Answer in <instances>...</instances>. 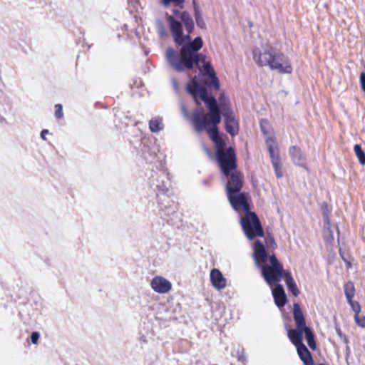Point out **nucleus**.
I'll use <instances>...</instances> for the list:
<instances>
[{"mask_svg": "<svg viewBox=\"0 0 365 365\" xmlns=\"http://www.w3.org/2000/svg\"><path fill=\"white\" fill-rule=\"evenodd\" d=\"M277 307L282 308L288 302L287 298H274Z\"/></svg>", "mask_w": 365, "mask_h": 365, "instance_id": "c9c22d12", "label": "nucleus"}, {"mask_svg": "<svg viewBox=\"0 0 365 365\" xmlns=\"http://www.w3.org/2000/svg\"><path fill=\"white\" fill-rule=\"evenodd\" d=\"M151 287L158 293L165 294L168 293L172 288V284L165 278L156 276L150 283Z\"/></svg>", "mask_w": 365, "mask_h": 365, "instance_id": "2eb2a0df", "label": "nucleus"}, {"mask_svg": "<svg viewBox=\"0 0 365 365\" xmlns=\"http://www.w3.org/2000/svg\"><path fill=\"white\" fill-rule=\"evenodd\" d=\"M216 158L224 175L236 169V155L232 147L225 148V145L217 148Z\"/></svg>", "mask_w": 365, "mask_h": 365, "instance_id": "39448f33", "label": "nucleus"}, {"mask_svg": "<svg viewBox=\"0 0 365 365\" xmlns=\"http://www.w3.org/2000/svg\"><path fill=\"white\" fill-rule=\"evenodd\" d=\"M63 116V107L61 104H56L55 106V117L57 119H61Z\"/></svg>", "mask_w": 365, "mask_h": 365, "instance_id": "f704fd0d", "label": "nucleus"}, {"mask_svg": "<svg viewBox=\"0 0 365 365\" xmlns=\"http://www.w3.org/2000/svg\"><path fill=\"white\" fill-rule=\"evenodd\" d=\"M140 341H143V343H147V340L145 336H142Z\"/></svg>", "mask_w": 365, "mask_h": 365, "instance_id": "8fccbe9b", "label": "nucleus"}, {"mask_svg": "<svg viewBox=\"0 0 365 365\" xmlns=\"http://www.w3.org/2000/svg\"><path fill=\"white\" fill-rule=\"evenodd\" d=\"M272 297H286L284 288L278 283L271 287Z\"/></svg>", "mask_w": 365, "mask_h": 365, "instance_id": "a878e982", "label": "nucleus"}, {"mask_svg": "<svg viewBox=\"0 0 365 365\" xmlns=\"http://www.w3.org/2000/svg\"><path fill=\"white\" fill-rule=\"evenodd\" d=\"M264 123H267V121H266V120H261V122H260V125H261L262 130V132H263L264 133H267V132H266V130H266V128H264Z\"/></svg>", "mask_w": 365, "mask_h": 365, "instance_id": "37998d69", "label": "nucleus"}, {"mask_svg": "<svg viewBox=\"0 0 365 365\" xmlns=\"http://www.w3.org/2000/svg\"><path fill=\"white\" fill-rule=\"evenodd\" d=\"M253 58L259 66H269L280 73L289 74L292 67L289 58L284 53L275 51L272 47L267 46L261 51L255 48L253 51Z\"/></svg>", "mask_w": 365, "mask_h": 365, "instance_id": "f03ea898", "label": "nucleus"}, {"mask_svg": "<svg viewBox=\"0 0 365 365\" xmlns=\"http://www.w3.org/2000/svg\"><path fill=\"white\" fill-rule=\"evenodd\" d=\"M149 129L152 133H159L164 129L163 118L154 116L149 120Z\"/></svg>", "mask_w": 365, "mask_h": 365, "instance_id": "6ab92c4d", "label": "nucleus"}, {"mask_svg": "<svg viewBox=\"0 0 365 365\" xmlns=\"http://www.w3.org/2000/svg\"><path fill=\"white\" fill-rule=\"evenodd\" d=\"M202 45L201 37H196L192 41L183 45L180 51L168 47L165 53V58L168 64L177 72L191 70L194 66L200 69V63H202L205 73L210 78L214 88L218 90L220 83L214 68L210 62L206 61V56L198 52Z\"/></svg>", "mask_w": 365, "mask_h": 365, "instance_id": "f257e3e1", "label": "nucleus"}, {"mask_svg": "<svg viewBox=\"0 0 365 365\" xmlns=\"http://www.w3.org/2000/svg\"><path fill=\"white\" fill-rule=\"evenodd\" d=\"M195 18L196 24L200 29H205L206 24L199 9L195 8Z\"/></svg>", "mask_w": 365, "mask_h": 365, "instance_id": "cd10ccee", "label": "nucleus"}, {"mask_svg": "<svg viewBox=\"0 0 365 365\" xmlns=\"http://www.w3.org/2000/svg\"><path fill=\"white\" fill-rule=\"evenodd\" d=\"M324 231L325 232H327L330 237L331 239L334 238L333 237V232L331 229V223H330V220L328 217V215L327 214H324Z\"/></svg>", "mask_w": 365, "mask_h": 365, "instance_id": "c756f323", "label": "nucleus"}, {"mask_svg": "<svg viewBox=\"0 0 365 365\" xmlns=\"http://www.w3.org/2000/svg\"><path fill=\"white\" fill-rule=\"evenodd\" d=\"M354 150L360 164L365 165V153L362 150L361 146L358 144L355 145Z\"/></svg>", "mask_w": 365, "mask_h": 365, "instance_id": "b1692460", "label": "nucleus"}, {"mask_svg": "<svg viewBox=\"0 0 365 365\" xmlns=\"http://www.w3.org/2000/svg\"><path fill=\"white\" fill-rule=\"evenodd\" d=\"M293 317L295 322L296 328L288 330L287 336L289 340L292 341L294 335L297 333L301 336L302 342H303V334H304L305 339L309 348L312 350H315L317 349V344L315 341L314 331L310 327L306 325L304 314L299 304L297 303H294L293 305Z\"/></svg>", "mask_w": 365, "mask_h": 365, "instance_id": "20e7f679", "label": "nucleus"}, {"mask_svg": "<svg viewBox=\"0 0 365 365\" xmlns=\"http://www.w3.org/2000/svg\"><path fill=\"white\" fill-rule=\"evenodd\" d=\"M197 96H199L201 100L206 103L207 107L209 109L208 113H205L202 110H196L193 112L192 123L195 130L200 133L205 129L206 125L208 123V115H212V120L215 122H220L221 116L220 115L219 106L216 99L212 96H210L205 88H202L200 90V93Z\"/></svg>", "mask_w": 365, "mask_h": 365, "instance_id": "7ed1b4c3", "label": "nucleus"}, {"mask_svg": "<svg viewBox=\"0 0 365 365\" xmlns=\"http://www.w3.org/2000/svg\"><path fill=\"white\" fill-rule=\"evenodd\" d=\"M171 83H172V86H173V88L174 91L176 93H178L179 92V86H178V83L177 79L175 78H173L171 79Z\"/></svg>", "mask_w": 365, "mask_h": 365, "instance_id": "58836bf2", "label": "nucleus"}, {"mask_svg": "<svg viewBox=\"0 0 365 365\" xmlns=\"http://www.w3.org/2000/svg\"><path fill=\"white\" fill-rule=\"evenodd\" d=\"M354 321L356 322V324L362 327V328H365V317L363 316V315H360L359 314H354Z\"/></svg>", "mask_w": 365, "mask_h": 365, "instance_id": "2f4dec72", "label": "nucleus"}, {"mask_svg": "<svg viewBox=\"0 0 365 365\" xmlns=\"http://www.w3.org/2000/svg\"><path fill=\"white\" fill-rule=\"evenodd\" d=\"M340 255H341V257H342L343 260H344V262H346L347 259L345 258V257H344V255H342V253H341V252H340Z\"/></svg>", "mask_w": 365, "mask_h": 365, "instance_id": "603ef678", "label": "nucleus"}, {"mask_svg": "<svg viewBox=\"0 0 365 365\" xmlns=\"http://www.w3.org/2000/svg\"><path fill=\"white\" fill-rule=\"evenodd\" d=\"M49 133L48 130L47 129H43L41 130V138L43 140H46V135L48 134Z\"/></svg>", "mask_w": 365, "mask_h": 365, "instance_id": "79ce46f5", "label": "nucleus"}, {"mask_svg": "<svg viewBox=\"0 0 365 365\" xmlns=\"http://www.w3.org/2000/svg\"><path fill=\"white\" fill-rule=\"evenodd\" d=\"M269 264L261 266V272L264 279L270 286L278 283L283 277V267L274 255L269 257Z\"/></svg>", "mask_w": 365, "mask_h": 365, "instance_id": "423d86ee", "label": "nucleus"}, {"mask_svg": "<svg viewBox=\"0 0 365 365\" xmlns=\"http://www.w3.org/2000/svg\"><path fill=\"white\" fill-rule=\"evenodd\" d=\"M360 82L361 86V89L365 91V73H361L360 75Z\"/></svg>", "mask_w": 365, "mask_h": 365, "instance_id": "ea45409f", "label": "nucleus"}, {"mask_svg": "<svg viewBox=\"0 0 365 365\" xmlns=\"http://www.w3.org/2000/svg\"><path fill=\"white\" fill-rule=\"evenodd\" d=\"M222 116L224 118L226 131L232 136L237 135L239 133V123L233 111L225 113Z\"/></svg>", "mask_w": 365, "mask_h": 365, "instance_id": "4468645a", "label": "nucleus"}, {"mask_svg": "<svg viewBox=\"0 0 365 365\" xmlns=\"http://www.w3.org/2000/svg\"><path fill=\"white\" fill-rule=\"evenodd\" d=\"M181 110H182V113L183 115L186 118H188L190 117L189 113H188V112L187 110V108H186L185 106L183 105V104L181 105Z\"/></svg>", "mask_w": 365, "mask_h": 365, "instance_id": "a19ab883", "label": "nucleus"}, {"mask_svg": "<svg viewBox=\"0 0 365 365\" xmlns=\"http://www.w3.org/2000/svg\"><path fill=\"white\" fill-rule=\"evenodd\" d=\"M345 263L346 264L347 268H349L351 267V263L348 260H346Z\"/></svg>", "mask_w": 365, "mask_h": 365, "instance_id": "3c124183", "label": "nucleus"}, {"mask_svg": "<svg viewBox=\"0 0 365 365\" xmlns=\"http://www.w3.org/2000/svg\"><path fill=\"white\" fill-rule=\"evenodd\" d=\"M207 122H208V123L206 125L205 128H206L207 126L209 125L210 124L212 125V128L210 129H209L207 131H208L210 138L215 143L216 148L220 146L225 145V143L219 136L218 129L217 127V125L220 122L214 121L212 118V115H208Z\"/></svg>", "mask_w": 365, "mask_h": 365, "instance_id": "dca6fc26", "label": "nucleus"}, {"mask_svg": "<svg viewBox=\"0 0 365 365\" xmlns=\"http://www.w3.org/2000/svg\"><path fill=\"white\" fill-rule=\"evenodd\" d=\"M354 286L351 282H349L344 285V293L345 297H354Z\"/></svg>", "mask_w": 365, "mask_h": 365, "instance_id": "7c9ffc66", "label": "nucleus"}, {"mask_svg": "<svg viewBox=\"0 0 365 365\" xmlns=\"http://www.w3.org/2000/svg\"><path fill=\"white\" fill-rule=\"evenodd\" d=\"M347 302L350 305L351 309L354 312V314H360L361 305L359 302L354 299V298H346Z\"/></svg>", "mask_w": 365, "mask_h": 365, "instance_id": "bb28decb", "label": "nucleus"}, {"mask_svg": "<svg viewBox=\"0 0 365 365\" xmlns=\"http://www.w3.org/2000/svg\"><path fill=\"white\" fill-rule=\"evenodd\" d=\"M336 331L337 334H338L341 338H342V337H343V336H344V335L342 334V332H341V329H340L339 328H336Z\"/></svg>", "mask_w": 365, "mask_h": 365, "instance_id": "a18cd8bd", "label": "nucleus"}, {"mask_svg": "<svg viewBox=\"0 0 365 365\" xmlns=\"http://www.w3.org/2000/svg\"><path fill=\"white\" fill-rule=\"evenodd\" d=\"M210 277L212 286L216 289H220L225 287L226 279L219 269H212L210 272Z\"/></svg>", "mask_w": 365, "mask_h": 365, "instance_id": "f3484780", "label": "nucleus"}, {"mask_svg": "<svg viewBox=\"0 0 365 365\" xmlns=\"http://www.w3.org/2000/svg\"><path fill=\"white\" fill-rule=\"evenodd\" d=\"M238 361L242 362L244 365L246 364L247 362V358L245 354L244 349L238 350L237 351Z\"/></svg>", "mask_w": 365, "mask_h": 365, "instance_id": "e433bc0d", "label": "nucleus"}, {"mask_svg": "<svg viewBox=\"0 0 365 365\" xmlns=\"http://www.w3.org/2000/svg\"><path fill=\"white\" fill-rule=\"evenodd\" d=\"M180 20L183 22L187 34L190 35L194 29V22L192 17L187 12L183 11L180 14Z\"/></svg>", "mask_w": 365, "mask_h": 365, "instance_id": "412c9836", "label": "nucleus"}, {"mask_svg": "<svg viewBox=\"0 0 365 365\" xmlns=\"http://www.w3.org/2000/svg\"><path fill=\"white\" fill-rule=\"evenodd\" d=\"M202 87H200L199 84L193 81L192 85H187V91L195 98L200 93V90H201Z\"/></svg>", "mask_w": 365, "mask_h": 365, "instance_id": "393cba45", "label": "nucleus"}, {"mask_svg": "<svg viewBox=\"0 0 365 365\" xmlns=\"http://www.w3.org/2000/svg\"><path fill=\"white\" fill-rule=\"evenodd\" d=\"M219 103H217L220 110V115H224L225 113L232 112V110L230 106V101L225 97L223 93H221L219 98Z\"/></svg>", "mask_w": 365, "mask_h": 365, "instance_id": "aec40b11", "label": "nucleus"}, {"mask_svg": "<svg viewBox=\"0 0 365 365\" xmlns=\"http://www.w3.org/2000/svg\"><path fill=\"white\" fill-rule=\"evenodd\" d=\"M253 257L256 266L259 268H261L262 265L268 264V256L265 247L259 240L255 242Z\"/></svg>", "mask_w": 365, "mask_h": 365, "instance_id": "ddd939ff", "label": "nucleus"}, {"mask_svg": "<svg viewBox=\"0 0 365 365\" xmlns=\"http://www.w3.org/2000/svg\"><path fill=\"white\" fill-rule=\"evenodd\" d=\"M229 202L232 207L237 212H244L245 214L250 212V207L247 203V195L239 192H234L227 194Z\"/></svg>", "mask_w": 365, "mask_h": 365, "instance_id": "1a4fd4ad", "label": "nucleus"}, {"mask_svg": "<svg viewBox=\"0 0 365 365\" xmlns=\"http://www.w3.org/2000/svg\"><path fill=\"white\" fill-rule=\"evenodd\" d=\"M269 156L272 160L274 173L278 178L283 176L282 165L280 163V157L276 142L271 138H268L266 140Z\"/></svg>", "mask_w": 365, "mask_h": 365, "instance_id": "9d476101", "label": "nucleus"}, {"mask_svg": "<svg viewBox=\"0 0 365 365\" xmlns=\"http://www.w3.org/2000/svg\"><path fill=\"white\" fill-rule=\"evenodd\" d=\"M205 301L210 307L211 310L214 312H219V314H221L224 310V305L220 303V300H217L216 302L212 300V298H205Z\"/></svg>", "mask_w": 365, "mask_h": 365, "instance_id": "5701e85b", "label": "nucleus"}, {"mask_svg": "<svg viewBox=\"0 0 365 365\" xmlns=\"http://www.w3.org/2000/svg\"><path fill=\"white\" fill-rule=\"evenodd\" d=\"M350 355V348L349 346H346V358L349 357Z\"/></svg>", "mask_w": 365, "mask_h": 365, "instance_id": "49530a36", "label": "nucleus"}, {"mask_svg": "<svg viewBox=\"0 0 365 365\" xmlns=\"http://www.w3.org/2000/svg\"><path fill=\"white\" fill-rule=\"evenodd\" d=\"M240 224L245 235L249 240L262 237L264 235L259 220L255 212L245 213V216L240 217Z\"/></svg>", "mask_w": 365, "mask_h": 365, "instance_id": "0eeeda50", "label": "nucleus"}, {"mask_svg": "<svg viewBox=\"0 0 365 365\" xmlns=\"http://www.w3.org/2000/svg\"><path fill=\"white\" fill-rule=\"evenodd\" d=\"M185 0H161L162 4L167 7L170 4H173L175 6H179L180 8H183V4Z\"/></svg>", "mask_w": 365, "mask_h": 365, "instance_id": "c85d7f7f", "label": "nucleus"}, {"mask_svg": "<svg viewBox=\"0 0 365 365\" xmlns=\"http://www.w3.org/2000/svg\"><path fill=\"white\" fill-rule=\"evenodd\" d=\"M31 341L34 344H38V339L40 338V334L38 331H33L31 334Z\"/></svg>", "mask_w": 365, "mask_h": 365, "instance_id": "4c0bfd02", "label": "nucleus"}, {"mask_svg": "<svg viewBox=\"0 0 365 365\" xmlns=\"http://www.w3.org/2000/svg\"><path fill=\"white\" fill-rule=\"evenodd\" d=\"M156 27H157L158 33L161 37H163L166 35V31H165V26L162 21H160L159 20L157 21Z\"/></svg>", "mask_w": 365, "mask_h": 365, "instance_id": "473e14b6", "label": "nucleus"}, {"mask_svg": "<svg viewBox=\"0 0 365 365\" xmlns=\"http://www.w3.org/2000/svg\"><path fill=\"white\" fill-rule=\"evenodd\" d=\"M291 342L297 347V354L304 365H314V360L311 352L307 347L302 342L301 336L295 333Z\"/></svg>", "mask_w": 365, "mask_h": 365, "instance_id": "9b49d317", "label": "nucleus"}, {"mask_svg": "<svg viewBox=\"0 0 365 365\" xmlns=\"http://www.w3.org/2000/svg\"><path fill=\"white\" fill-rule=\"evenodd\" d=\"M343 339L344 341L346 343V344H348V339L346 338V336L344 335L343 336V337L341 338Z\"/></svg>", "mask_w": 365, "mask_h": 365, "instance_id": "09e8293b", "label": "nucleus"}, {"mask_svg": "<svg viewBox=\"0 0 365 365\" xmlns=\"http://www.w3.org/2000/svg\"><path fill=\"white\" fill-rule=\"evenodd\" d=\"M233 172L228 175H225L227 178V181L226 183V191L227 194L234 192H239L241 190L242 187V175L240 173L235 170H232Z\"/></svg>", "mask_w": 365, "mask_h": 365, "instance_id": "f8f14e48", "label": "nucleus"}, {"mask_svg": "<svg viewBox=\"0 0 365 365\" xmlns=\"http://www.w3.org/2000/svg\"><path fill=\"white\" fill-rule=\"evenodd\" d=\"M169 180H168L166 182L163 180L161 184H158L157 187L159 191L163 193H166L169 190Z\"/></svg>", "mask_w": 365, "mask_h": 365, "instance_id": "72a5a7b5", "label": "nucleus"}, {"mask_svg": "<svg viewBox=\"0 0 365 365\" xmlns=\"http://www.w3.org/2000/svg\"><path fill=\"white\" fill-rule=\"evenodd\" d=\"M289 155L294 163L304 167L305 158L301 149L296 146H292L289 148Z\"/></svg>", "mask_w": 365, "mask_h": 365, "instance_id": "a211bd4d", "label": "nucleus"}, {"mask_svg": "<svg viewBox=\"0 0 365 365\" xmlns=\"http://www.w3.org/2000/svg\"><path fill=\"white\" fill-rule=\"evenodd\" d=\"M285 282L288 290L292 292L294 297H297L299 294V291L293 277L289 273L285 274Z\"/></svg>", "mask_w": 365, "mask_h": 365, "instance_id": "4be33fe9", "label": "nucleus"}, {"mask_svg": "<svg viewBox=\"0 0 365 365\" xmlns=\"http://www.w3.org/2000/svg\"><path fill=\"white\" fill-rule=\"evenodd\" d=\"M167 20L170 25V29L173 36L174 41L178 46L183 45L191 42V38L187 34H182V24L180 21L176 20L173 16H168Z\"/></svg>", "mask_w": 365, "mask_h": 365, "instance_id": "6e6552de", "label": "nucleus"}, {"mask_svg": "<svg viewBox=\"0 0 365 365\" xmlns=\"http://www.w3.org/2000/svg\"><path fill=\"white\" fill-rule=\"evenodd\" d=\"M173 13L176 16H178V18L180 19V14L182 13V12H180L177 9H173Z\"/></svg>", "mask_w": 365, "mask_h": 365, "instance_id": "c03bdc74", "label": "nucleus"}, {"mask_svg": "<svg viewBox=\"0 0 365 365\" xmlns=\"http://www.w3.org/2000/svg\"><path fill=\"white\" fill-rule=\"evenodd\" d=\"M343 339L344 341L346 343V344H348V339L346 338V336L344 335L343 336V337L341 338Z\"/></svg>", "mask_w": 365, "mask_h": 365, "instance_id": "de8ad7c7", "label": "nucleus"}]
</instances>
